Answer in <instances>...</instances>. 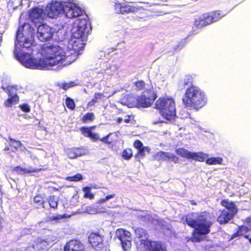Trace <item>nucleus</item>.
<instances>
[{
  "label": "nucleus",
  "instance_id": "f257e3e1",
  "mask_svg": "<svg viewBox=\"0 0 251 251\" xmlns=\"http://www.w3.org/2000/svg\"><path fill=\"white\" fill-rule=\"evenodd\" d=\"M44 58L31 57L27 53L16 54L18 60L26 68L32 69L48 68L64 63L67 56L64 50L58 46L44 44L41 48Z\"/></svg>",
  "mask_w": 251,
  "mask_h": 251
},
{
  "label": "nucleus",
  "instance_id": "f03ea898",
  "mask_svg": "<svg viewBox=\"0 0 251 251\" xmlns=\"http://www.w3.org/2000/svg\"><path fill=\"white\" fill-rule=\"evenodd\" d=\"M209 216L210 214L207 211L200 212L196 218L193 217V213H189L182 215L180 221L193 228L199 235H206L210 232L212 225V223L208 220Z\"/></svg>",
  "mask_w": 251,
  "mask_h": 251
},
{
  "label": "nucleus",
  "instance_id": "7ed1b4c3",
  "mask_svg": "<svg viewBox=\"0 0 251 251\" xmlns=\"http://www.w3.org/2000/svg\"><path fill=\"white\" fill-rule=\"evenodd\" d=\"M182 100L185 107L198 111L206 104L207 98L198 86H191L186 88Z\"/></svg>",
  "mask_w": 251,
  "mask_h": 251
},
{
  "label": "nucleus",
  "instance_id": "20e7f679",
  "mask_svg": "<svg viewBox=\"0 0 251 251\" xmlns=\"http://www.w3.org/2000/svg\"><path fill=\"white\" fill-rule=\"evenodd\" d=\"M89 27L90 23L87 21L83 20L79 21L69 43V48L71 50L77 52L84 48V36L88 34Z\"/></svg>",
  "mask_w": 251,
  "mask_h": 251
},
{
  "label": "nucleus",
  "instance_id": "39448f33",
  "mask_svg": "<svg viewBox=\"0 0 251 251\" xmlns=\"http://www.w3.org/2000/svg\"><path fill=\"white\" fill-rule=\"evenodd\" d=\"M155 108L159 110L160 115L168 121H171L176 117V104L172 98L160 97L155 102Z\"/></svg>",
  "mask_w": 251,
  "mask_h": 251
},
{
  "label": "nucleus",
  "instance_id": "423d86ee",
  "mask_svg": "<svg viewBox=\"0 0 251 251\" xmlns=\"http://www.w3.org/2000/svg\"><path fill=\"white\" fill-rule=\"evenodd\" d=\"M221 204L225 208L220 211L217 218V221L220 224L227 223L237 213L238 209L234 202L227 199L222 200Z\"/></svg>",
  "mask_w": 251,
  "mask_h": 251
},
{
  "label": "nucleus",
  "instance_id": "0eeeda50",
  "mask_svg": "<svg viewBox=\"0 0 251 251\" xmlns=\"http://www.w3.org/2000/svg\"><path fill=\"white\" fill-rule=\"evenodd\" d=\"M157 97V94L152 89H147L136 99L138 107L147 108L151 106Z\"/></svg>",
  "mask_w": 251,
  "mask_h": 251
},
{
  "label": "nucleus",
  "instance_id": "6e6552de",
  "mask_svg": "<svg viewBox=\"0 0 251 251\" xmlns=\"http://www.w3.org/2000/svg\"><path fill=\"white\" fill-rule=\"evenodd\" d=\"M114 8L117 14L123 15L138 12L141 9V7L127 1H117L115 3Z\"/></svg>",
  "mask_w": 251,
  "mask_h": 251
},
{
  "label": "nucleus",
  "instance_id": "1a4fd4ad",
  "mask_svg": "<svg viewBox=\"0 0 251 251\" xmlns=\"http://www.w3.org/2000/svg\"><path fill=\"white\" fill-rule=\"evenodd\" d=\"M6 140V143H5L3 150L7 154L13 158L16 152L23 147V145L20 140H16L10 136L8 137Z\"/></svg>",
  "mask_w": 251,
  "mask_h": 251
},
{
  "label": "nucleus",
  "instance_id": "9d476101",
  "mask_svg": "<svg viewBox=\"0 0 251 251\" xmlns=\"http://www.w3.org/2000/svg\"><path fill=\"white\" fill-rule=\"evenodd\" d=\"M116 235L120 240L123 250L125 251L130 250L131 247V237L130 232L123 228H119L116 230Z\"/></svg>",
  "mask_w": 251,
  "mask_h": 251
},
{
  "label": "nucleus",
  "instance_id": "9b49d317",
  "mask_svg": "<svg viewBox=\"0 0 251 251\" xmlns=\"http://www.w3.org/2000/svg\"><path fill=\"white\" fill-rule=\"evenodd\" d=\"M65 6L61 2L55 1L50 3L46 8L47 16L51 18H55L60 14L64 13Z\"/></svg>",
  "mask_w": 251,
  "mask_h": 251
},
{
  "label": "nucleus",
  "instance_id": "f8f14e48",
  "mask_svg": "<svg viewBox=\"0 0 251 251\" xmlns=\"http://www.w3.org/2000/svg\"><path fill=\"white\" fill-rule=\"evenodd\" d=\"M37 26V36L39 40L42 42H46L52 38L53 33L49 26L43 23Z\"/></svg>",
  "mask_w": 251,
  "mask_h": 251
},
{
  "label": "nucleus",
  "instance_id": "ddd939ff",
  "mask_svg": "<svg viewBox=\"0 0 251 251\" xmlns=\"http://www.w3.org/2000/svg\"><path fill=\"white\" fill-rule=\"evenodd\" d=\"M44 10L38 7L32 8L29 12V18L36 26L43 23Z\"/></svg>",
  "mask_w": 251,
  "mask_h": 251
},
{
  "label": "nucleus",
  "instance_id": "4468645a",
  "mask_svg": "<svg viewBox=\"0 0 251 251\" xmlns=\"http://www.w3.org/2000/svg\"><path fill=\"white\" fill-rule=\"evenodd\" d=\"M24 26L19 27L16 32L17 43L24 48L28 49L32 45L31 41L27 38H24L23 34Z\"/></svg>",
  "mask_w": 251,
  "mask_h": 251
},
{
  "label": "nucleus",
  "instance_id": "2eb2a0df",
  "mask_svg": "<svg viewBox=\"0 0 251 251\" xmlns=\"http://www.w3.org/2000/svg\"><path fill=\"white\" fill-rule=\"evenodd\" d=\"M84 246L79 241L75 239L70 240L64 247V251H84Z\"/></svg>",
  "mask_w": 251,
  "mask_h": 251
},
{
  "label": "nucleus",
  "instance_id": "dca6fc26",
  "mask_svg": "<svg viewBox=\"0 0 251 251\" xmlns=\"http://www.w3.org/2000/svg\"><path fill=\"white\" fill-rule=\"evenodd\" d=\"M84 11L79 7L76 6L68 7L65 6L64 13L66 17L68 18H74L81 16Z\"/></svg>",
  "mask_w": 251,
  "mask_h": 251
},
{
  "label": "nucleus",
  "instance_id": "f3484780",
  "mask_svg": "<svg viewBox=\"0 0 251 251\" xmlns=\"http://www.w3.org/2000/svg\"><path fill=\"white\" fill-rule=\"evenodd\" d=\"M14 88L12 86L7 87V93L9 98L7 99L4 102V105L6 107H10L13 104L18 103L19 101V98L17 94H13Z\"/></svg>",
  "mask_w": 251,
  "mask_h": 251
},
{
  "label": "nucleus",
  "instance_id": "a211bd4d",
  "mask_svg": "<svg viewBox=\"0 0 251 251\" xmlns=\"http://www.w3.org/2000/svg\"><path fill=\"white\" fill-rule=\"evenodd\" d=\"M210 24L211 23L206 12L202 14L196 19L194 23V26L197 28H202Z\"/></svg>",
  "mask_w": 251,
  "mask_h": 251
},
{
  "label": "nucleus",
  "instance_id": "6ab92c4d",
  "mask_svg": "<svg viewBox=\"0 0 251 251\" xmlns=\"http://www.w3.org/2000/svg\"><path fill=\"white\" fill-rule=\"evenodd\" d=\"M103 236L99 232H91L89 237L88 241L93 247H99L102 245Z\"/></svg>",
  "mask_w": 251,
  "mask_h": 251
},
{
  "label": "nucleus",
  "instance_id": "aec40b11",
  "mask_svg": "<svg viewBox=\"0 0 251 251\" xmlns=\"http://www.w3.org/2000/svg\"><path fill=\"white\" fill-rule=\"evenodd\" d=\"M96 128V126L90 127L82 126L80 128L81 133L86 137L91 138L94 141H98L100 139L98 134L92 132V129Z\"/></svg>",
  "mask_w": 251,
  "mask_h": 251
},
{
  "label": "nucleus",
  "instance_id": "412c9836",
  "mask_svg": "<svg viewBox=\"0 0 251 251\" xmlns=\"http://www.w3.org/2000/svg\"><path fill=\"white\" fill-rule=\"evenodd\" d=\"M153 241L148 239L136 242L137 251H151Z\"/></svg>",
  "mask_w": 251,
  "mask_h": 251
},
{
  "label": "nucleus",
  "instance_id": "4be33fe9",
  "mask_svg": "<svg viewBox=\"0 0 251 251\" xmlns=\"http://www.w3.org/2000/svg\"><path fill=\"white\" fill-rule=\"evenodd\" d=\"M209 19L211 24L216 22L226 16V14L220 10L212 11L209 12H206Z\"/></svg>",
  "mask_w": 251,
  "mask_h": 251
},
{
  "label": "nucleus",
  "instance_id": "5701e85b",
  "mask_svg": "<svg viewBox=\"0 0 251 251\" xmlns=\"http://www.w3.org/2000/svg\"><path fill=\"white\" fill-rule=\"evenodd\" d=\"M41 167V166L40 165V167L39 168H30L29 169H26V168H24L20 166H17L13 167L12 170V171L15 172L19 175H25L31 173L39 172L43 170V168Z\"/></svg>",
  "mask_w": 251,
  "mask_h": 251
},
{
  "label": "nucleus",
  "instance_id": "b1692460",
  "mask_svg": "<svg viewBox=\"0 0 251 251\" xmlns=\"http://www.w3.org/2000/svg\"><path fill=\"white\" fill-rule=\"evenodd\" d=\"M117 140V134L116 133H109L102 138H100L99 141H100L104 144L113 147Z\"/></svg>",
  "mask_w": 251,
  "mask_h": 251
},
{
  "label": "nucleus",
  "instance_id": "393cba45",
  "mask_svg": "<svg viewBox=\"0 0 251 251\" xmlns=\"http://www.w3.org/2000/svg\"><path fill=\"white\" fill-rule=\"evenodd\" d=\"M135 238L139 240L138 242L142 241V240L148 239V233L147 231L141 227H137L135 229Z\"/></svg>",
  "mask_w": 251,
  "mask_h": 251
},
{
  "label": "nucleus",
  "instance_id": "a878e982",
  "mask_svg": "<svg viewBox=\"0 0 251 251\" xmlns=\"http://www.w3.org/2000/svg\"><path fill=\"white\" fill-rule=\"evenodd\" d=\"M251 230V226L250 227H247L246 226H239L235 232L231 235L230 239H233L237 237H239L243 235L244 233Z\"/></svg>",
  "mask_w": 251,
  "mask_h": 251
},
{
  "label": "nucleus",
  "instance_id": "bb28decb",
  "mask_svg": "<svg viewBox=\"0 0 251 251\" xmlns=\"http://www.w3.org/2000/svg\"><path fill=\"white\" fill-rule=\"evenodd\" d=\"M193 81L194 78L193 76L191 75H187L179 82V85L182 88H184L186 87H191V86H194L193 85Z\"/></svg>",
  "mask_w": 251,
  "mask_h": 251
},
{
  "label": "nucleus",
  "instance_id": "cd10ccee",
  "mask_svg": "<svg viewBox=\"0 0 251 251\" xmlns=\"http://www.w3.org/2000/svg\"><path fill=\"white\" fill-rule=\"evenodd\" d=\"M207 154L201 152H191L190 158L199 162H204L206 160Z\"/></svg>",
  "mask_w": 251,
  "mask_h": 251
},
{
  "label": "nucleus",
  "instance_id": "c85d7f7f",
  "mask_svg": "<svg viewBox=\"0 0 251 251\" xmlns=\"http://www.w3.org/2000/svg\"><path fill=\"white\" fill-rule=\"evenodd\" d=\"M151 251H167L166 246L161 241H153Z\"/></svg>",
  "mask_w": 251,
  "mask_h": 251
},
{
  "label": "nucleus",
  "instance_id": "c756f323",
  "mask_svg": "<svg viewBox=\"0 0 251 251\" xmlns=\"http://www.w3.org/2000/svg\"><path fill=\"white\" fill-rule=\"evenodd\" d=\"M104 97V94L100 92H96L94 94L93 98L87 103V106H94L97 102Z\"/></svg>",
  "mask_w": 251,
  "mask_h": 251
},
{
  "label": "nucleus",
  "instance_id": "7c9ffc66",
  "mask_svg": "<svg viewBox=\"0 0 251 251\" xmlns=\"http://www.w3.org/2000/svg\"><path fill=\"white\" fill-rule=\"evenodd\" d=\"M95 118V115L93 112H88L81 117L80 121L83 124H86L93 121Z\"/></svg>",
  "mask_w": 251,
  "mask_h": 251
},
{
  "label": "nucleus",
  "instance_id": "2f4dec72",
  "mask_svg": "<svg viewBox=\"0 0 251 251\" xmlns=\"http://www.w3.org/2000/svg\"><path fill=\"white\" fill-rule=\"evenodd\" d=\"M48 202L50 208L56 209L58 208V200L54 195H51L48 197Z\"/></svg>",
  "mask_w": 251,
  "mask_h": 251
},
{
  "label": "nucleus",
  "instance_id": "473e14b6",
  "mask_svg": "<svg viewBox=\"0 0 251 251\" xmlns=\"http://www.w3.org/2000/svg\"><path fill=\"white\" fill-rule=\"evenodd\" d=\"M176 153L182 157L186 158L187 159L190 158L191 152L184 149L178 148L176 150Z\"/></svg>",
  "mask_w": 251,
  "mask_h": 251
},
{
  "label": "nucleus",
  "instance_id": "72a5a7b5",
  "mask_svg": "<svg viewBox=\"0 0 251 251\" xmlns=\"http://www.w3.org/2000/svg\"><path fill=\"white\" fill-rule=\"evenodd\" d=\"M33 201L37 205V208L45 207V204L46 202L40 195H37L34 197Z\"/></svg>",
  "mask_w": 251,
  "mask_h": 251
},
{
  "label": "nucleus",
  "instance_id": "f704fd0d",
  "mask_svg": "<svg viewBox=\"0 0 251 251\" xmlns=\"http://www.w3.org/2000/svg\"><path fill=\"white\" fill-rule=\"evenodd\" d=\"M223 158L221 157L206 158V163L209 165L222 164Z\"/></svg>",
  "mask_w": 251,
  "mask_h": 251
},
{
  "label": "nucleus",
  "instance_id": "c9c22d12",
  "mask_svg": "<svg viewBox=\"0 0 251 251\" xmlns=\"http://www.w3.org/2000/svg\"><path fill=\"white\" fill-rule=\"evenodd\" d=\"M48 242L45 240H40L37 241V242L35 244L34 248L38 250H45L48 249Z\"/></svg>",
  "mask_w": 251,
  "mask_h": 251
},
{
  "label": "nucleus",
  "instance_id": "e433bc0d",
  "mask_svg": "<svg viewBox=\"0 0 251 251\" xmlns=\"http://www.w3.org/2000/svg\"><path fill=\"white\" fill-rule=\"evenodd\" d=\"M150 152V149L148 147H143L138 150V151L135 154V157L138 159L143 158L145 156V151Z\"/></svg>",
  "mask_w": 251,
  "mask_h": 251
},
{
  "label": "nucleus",
  "instance_id": "4c0bfd02",
  "mask_svg": "<svg viewBox=\"0 0 251 251\" xmlns=\"http://www.w3.org/2000/svg\"><path fill=\"white\" fill-rule=\"evenodd\" d=\"M83 191L84 193L83 197L85 198H88L90 200L94 199V195L91 192V188L90 187H85L83 188Z\"/></svg>",
  "mask_w": 251,
  "mask_h": 251
},
{
  "label": "nucleus",
  "instance_id": "58836bf2",
  "mask_svg": "<svg viewBox=\"0 0 251 251\" xmlns=\"http://www.w3.org/2000/svg\"><path fill=\"white\" fill-rule=\"evenodd\" d=\"M132 156V151L130 148L125 149L122 153V157L125 160H128Z\"/></svg>",
  "mask_w": 251,
  "mask_h": 251
},
{
  "label": "nucleus",
  "instance_id": "ea45409f",
  "mask_svg": "<svg viewBox=\"0 0 251 251\" xmlns=\"http://www.w3.org/2000/svg\"><path fill=\"white\" fill-rule=\"evenodd\" d=\"M66 105L67 107L71 110H75V104L74 100L70 97H67L66 99Z\"/></svg>",
  "mask_w": 251,
  "mask_h": 251
},
{
  "label": "nucleus",
  "instance_id": "a19ab883",
  "mask_svg": "<svg viewBox=\"0 0 251 251\" xmlns=\"http://www.w3.org/2000/svg\"><path fill=\"white\" fill-rule=\"evenodd\" d=\"M66 179L69 181H78L83 179V176L81 174L78 173L73 176H67Z\"/></svg>",
  "mask_w": 251,
  "mask_h": 251
},
{
  "label": "nucleus",
  "instance_id": "79ce46f5",
  "mask_svg": "<svg viewBox=\"0 0 251 251\" xmlns=\"http://www.w3.org/2000/svg\"><path fill=\"white\" fill-rule=\"evenodd\" d=\"M134 84L136 87L137 90H142L145 87V83L142 80H138L134 82Z\"/></svg>",
  "mask_w": 251,
  "mask_h": 251
},
{
  "label": "nucleus",
  "instance_id": "37998d69",
  "mask_svg": "<svg viewBox=\"0 0 251 251\" xmlns=\"http://www.w3.org/2000/svg\"><path fill=\"white\" fill-rule=\"evenodd\" d=\"M75 85L76 84L75 82L71 81L69 83H62L61 84H59L58 86L64 90H66L69 88L75 86Z\"/></svg>",
  "mask_w": 251,
  "mask_h": 251
},
{
  "label": "nucleus",
  "instance_id": "c03bdc74",
  "mask_svg": "<svg viewBox=\"0 0 251 251\" xmlns=\"http://www.w3.org/2000/svg\"><path fill=\"white\" fill-rule=\"evenodd\" d=\"M168 152H164L160 151L156 154V157L159 160H167Z\"/></svg>",
  "mask_w": 251,
  "mask_h": 251
},
{
  "label": "nucleus",
  "instance_id": "a18cd8bd",
  "mask_svg": "<svg viewBox=\"0 0 251 251\" xmlns=\"http://www.w3.org/2000/svg\"><path fill=\"white\" fill-rule=\"evenodd\" d=\"M167 160L172 161L175 163H178L179 158L173 153L168 152Z\"/></svg>",
  "mask_w": 251,
  "mask_h": 251
},
{
  "label": "nucleus",
  "instance_id": "49530a36",
  "mask_svg": "<svg viewBox=\"0 0 251 251\" xmlns=\"http://www.w3.org/2000/svg\"><path fill=\"white\" fill-rule=\"evenodd\" d=\"M198 234L195 231L192 233V236L191 237L190 240L193 243L200 242L202 240V238L199 237Z\"/></svg>",
  "mask_w": 251,
  "mask_h": 251
},
{
  "label": "nucleus",
  "instance_id": "de8ad7c7",
  "mask_svg": "<svg viewBox=\"0 0 251 251\" xmlns=\"http://www.w3.org/2000/svg\"><path fill=\"white\" fill-rule=\"evenodd\" d=\"M66 216L65 214L64 215H57L56 216H51L49 218V221H57L58 220H60L64 218H65Z\"/></svg>",
  "mask_w": 251,
  "mask_h": 251
},
{
  "label": "nucleus",
  "instance_id": "09e8293b",
  "mask_svg": "<svg viewBox=\"0 0 251 251\" xmlns=\"http://www.w3.org/2000/svg\"><path fill=\"white\" fill-rule=\"evenodd\" d=\"M19 107L23 112L28 113L30 111L29 106L26 103H24L22 105H20Z\"/></svg>",
  "mask_w": 251,
  "mask_h": 251
},
{
  "label": "nucleus",
  "instance_id": "8fccbe9b",
  "mask_svg": "<svg viewBox=\"0 0 251 251\" xmlns=\"http://www.w3.org/2000/svg\"><path fill=\"white\" fill-rule=\"evenodd\" d=\"M133 146L136 149L138 150L144 147L142 142L140 140L138 139L136 140L134 142Z\"/></svg>",
  "mask_w": 251,
  "mask_h": 251
},
{
  "label": "nucleus",
  "instance_id": "3c124183",
  "mask_svg": "<svg viewBox=\"0 0 251 251\" xmlns=\"http://www.w3.org/2000/svg\"><path fill=\"white\" fill-rule=\"evenodd\" d=\"M244 223H245L247 225V227L251 226V218L247 217L244 221Z\"/></svg>",
  "mask_w": 251,
  "mask_h": 251
},
{
  "label": "nucleus",
  "instance_id": "603ef678",
  "mask_svg": "<svg viewBox=\"0 0 251 251\" xmlns=\"http://www.w3.org/2000/svg\"><path fill=\"white\" fill-rule=\"evenodd\" d=\"M115 197V194H110V195H107L105 197V200H108L109 199H112V198H113Z\"/></svg>",
  "mask_w": 251,
  "mask_h": 251
},
{
  "label": "nucleus",
  "instance_id": "864d4df0",
  "mask_svg": "<svg viewBox=\"0 0 251 251\" xmlns=\"http://www.w3.org/2000/svg\"><path fill=\"white\" fill-rule=\"evenodd\" d=\"M124 122L129 123L130 122V116L127 115L126 118L124 120Z\"/></svg>",
  "mask_w": 251,
  "mask_h": 251
},
{
  "label": "nucleus",
  "instance_id": "5fc2aeb1",
  "mask_svg": "<svg viewBox=\"0 0 251 251\" xmlns=\"http://www.w3.org/2000/svg\"><path fill=\"white\" fill-rule=\"evenodd\" d=\"M72 153H73V151H70L69 152V153H68V154H69V156H70V157L71 158H74L75 157H76V155H71V154Z\"/></svg>",
  "mask_w": 251,
  "mask_h": 251
},
{
  "label": "nucleus",
  "instance_id": "6e6d98bb",
  "mask_svg": "<svg viewBox=\"0 0 251 251\" xmlns=\"http://www.w3.org/2000/svg\"><path fill=\"white\" fill-rule=\"evenodd\" d=\"M190 202L192 205H197V202L194 200H190Z\"/></svg>",
  "mask_w": 251,
  "mask_h": 251
},
{
  "label": "nucleus",
  "instance_id": "4d7b16f0",
  "mask_svg": "<svg viewBox=\"0 0 251 251\" xmlns=\"http://www.w3.org/2000/svg\"><path fill=\"white\" fill-rule=\"evenodd\" d=\"M106 201V200H105V198H101L99 200V202L100 203H103L105 202Z\"/></svg>",
  "mask_w": 251,
  "mask_h": 251
},
{
  "label": "nucleus",
  "instance_id": "13d9d810",
  "mask_svg": "<svg viewBox=\"0 0 251 251\" xmlns=\"http://www.w3.org/2000/svg\"><path fill=\"white\" fill-rule=\"evenodd\" d=\"M122 121V119L121 118H117V119H116V122L118 123H121Z\"/></svg>",
  "mask_w": 251,
  "mask_h": 251
},
{
  "label": "nucleus",
  "instance_id": "bf43d9fd",
  "mask_svg": "<svg viewBox=\"0 0 251 251\" xmlns=\"http://www.w3.org/2000/svg\"><path fill=\"white\" fill-rule=\"evenodd\" d=\"M244 237H245L246 239H248L250 238H249V235H245V236H244Z\"/></svg>",
  "mask_w": 251,
  "mask_h": 251
},
{
  "label": "nucleus",
  "instance_id": "052dcab7",
  "mask_svg": "<svg viewBox=\"0 0 251 251\" xmlns=\"http://www.w3.org/2000/svg\"><path fill=\"white\" fill-rule=\"evenodd\" d=\"M158 0L160 1H162V2L166 1V0Z\"/></svg>",
  "mask_w": 251,
  "mask_h": 251
},
{
  "label": "nucleus",
  "instance_id": "680f3d73",
  "mask_svg": "<svg viewBox=\"0 0 251 251\" xmlns=\"http://www.w3.org/2000/svg\"><path fill=\"white\" fill-rule=\"evenodd\" d=\"M250 243L251 244V238L249 239Z\"/></svg>",
  "mask_w": 251,
  "mask_h": 251
}]
</instances>
